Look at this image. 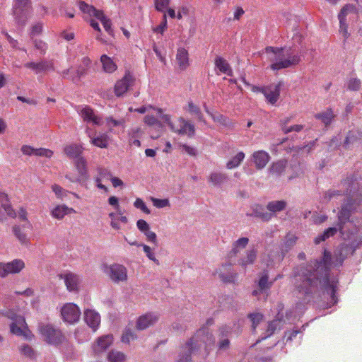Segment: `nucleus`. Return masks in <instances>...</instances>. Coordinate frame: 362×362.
I'll return each mask as SVG.
<instances>
[{
    "mask_svg": "<svg viewBox=\"0 0 362 362\" xmlns=\"http://www.w3.org/2000/svg\"><path fill=\"white\" fill-rule=\"evenodd\" d=\"M332 264L330 252L324 250L320 259L310 260L307 264H300L293 269L294 285L297 291L304 295H310L319 288L324 289L330 296L331 305L337 302L336 292L338 281L329 277Z\"/></svg>",
    "mask_w": 362,
    "mask_h": 362,
    "instance_id": "nucleus-1",
    "label": "nucleus"
},
{
    "mask_svg": "<svg viewBox=\"0 0 362 362\" xmlns=\"http://www.w3.org/2000/svg\"><path fill=\"white\" fill-rule=\"evenodd\" d=\"M267 59L271 63V69L278 71L298 64L300 56L292 48H279L267 47L265 48Z\"/></svg>",
    "mask_w": 362,
    "mask_h": 362,
    "instance_id": "nucleus-2",
    "label": "nucleus"
},
{
    "mask_svg": "<svg viewBox=\"0 0 362 362\" xmlns=\"http://www.w3.org/2000/svg\"><path fill=\"white\" fill-rule=\"evenodd\" d=\"M201 342L208 346L214 343L213 336L206 329H199L183 346L177 362H190L191 354L201 346Z\"/></svg>",
    "mask_w": 362,
    "mask_h": 362,
    "instance_id": "nucleus-3",
    "label": "nucleus"
},
{
    "mask_svg": "<svg viewBox=\"0 0 362 362\" xmlns=\"http://www.w3.org/2000/svg\"><path fill=\"white\" fill-rule=\"evenodd\" d=\"M351 213L346 206H342L338 213V227L339 232L345 240H350L358 232V226L357 224L360 221L354 218L350 219Z\"/></svg>",
    "mask_w": 362,
    "mask_h": 362,
    "instance_id": "nucleus-4",
    "label": "nucleus"
},
{
    "mask_svg": "<svg viewBox=\"0 0 362 362\" xmlns=\"http://www.w3.org/2000/svg\"><path fill=\"white\" fill-rule=\"evenodd\" d=\"M157 113L160 118L166 123L170 130L179 135H187L192 137L194 135L195 128L194 124L182 117L177 118L176 122L171 120V116L168 114H163L162 109H157Z\"/></svg>",
    "mask_w": 362,
    "mask_h": 362,
    "instance_id": "nucleus-5",
    "label": "nucleus"
},
{
    "mask_svg": "<svg viewBox=\"0 0 362 362\" xmlns=\"http://www.w3.org/2000/svg\"><path fill=\"white\" fill-rule=\"evenodd\" d=\"M37 329L42 339L50 345L57 346L65 340L62 331L52 324L40 322Z\"/></svg>",
    "mask_w": 362,
    "mask_h": 362,
    "instance_id": "nucleus-6",
    "label": "nucleus"
},
{
    "mask_svg": "<svg viewBox=\"0 0 362 362\" xmlns=\"http://www.w3.org/2000/svg\"><path fill=\"white\" fill-rule=\"evenodd\" d=\"M30 0H13L12 15L18 26L25 25L30 16Z\"/></svg>",
    "mask_w": 362,
    "mask_h": 362,
    "instance_id": "nucleus-7",
    "label": "nucleus"
},
{
    "mask_svg": "<svg viewBox=\"0 0 362 362\" xmlns=\"http://www.w3.org/2000/svg\"><path fill=\"white\" fill-rule=\"evenodd\" d=\"M340 186L344 189L346 197L354 199L358 194H362V177L358 174L346 177Z\"/></svg>",
    "mask_w": 362,
    "mask_h": 362,
    "instance_id": "nucleus-8",
    "label": "nucleus"
},
{
    "mask_svg": "<svg viewBox=\"0 0 362 362\" xmlns=\"http://www.w3.org/2000/svg\"><path fill=\"white\" fill-rule=\"evenodd\" d=\"M75 170L77 171V175H74L72 172H68L65 177L71 182H85L88 179V174L87 170V163L84 158H78L74 162Z\"/></svg>",
    "mask_w": 362,
    "mask_h": 362,
    "instance_id": "nucleus-9",
    "label": "nucleus"
},
{
    "mask_svg": "<svg viewBox=\"0 0 362 362\" xmlns=\"http://www.w3.org/2000/svg\"><path fill=\"white\" fill-rule=\"evenodd\" d=\"M103 271L115 283L124 282L127 280V269L122 264H113L105 266Z\"/></svg>",
    "mask_w": 362,
    "mask_h": 362,
    "instance_id": "nucleus-10",
    "label": "nucleus"
},
{
    "mask_svg": "<svg viewBox=\"0 0 362 362\" xmlns=\"http://www.w3.org/2000/svg\"><path fill=\"white\" fill-rule=\"evenodd\" d=\"M25 266V262L21 259H15L6 263L0 262V277L5 278L9 274H19Z\"/></svg>",
    "mask_w": 362,
    "mask_h": 362,
    "instance_id": "nucleus-11",
    "label": "nucleus"
},
{
    "mask_svg": "<svg viewBox=\"0 0 362 362\" xmlns=\"http://www.w3.org/2000/svg\"><path fill=\"white\" fill-rule=\"evenodd\" d=\"M79 308L74 303L65 304L61 309V315L64 322L69 324L77 322L81 316Z\"/></svg>",
    "mask_w": 362,
    "mask_h": 362,
    "instance_id": "nucleus-12",
    "label": "nucleus"
},
{
    "mask_svg": "<svg viewBox=\"0 0 362 362\" xmlns=\"http://www.w3.org/2000/svg\"><path fill=\"white\" fill-rule=\"evenodd\" d=\"M356 13V7L351 4H346L341 9L338 18L339 21V31L342 33L344 37L346 39L349 37L348 33V23L346 17L350 15H355Z\"/></svg>",
    "mask_w": 362,
    "mask_h": 362,
    "instance_id": "nucleus-13",
    "label": "nucleus"
},
{
    "mask_svg": "<svg viewBox=\"0 0 362 362\" xmlns=\"http://www.w3.org/2000/svg\"><path fill=\"white\" fill-rule=\"evenodd\" d=\"M11 332L12 334L17 336H23L25 339L30 340L33 335L25 325V321L23 317H18L14 322H12L11 326Z\"/></svg>",
    "mask_w": 362,
    "mask_h": 362,
    "instance_id": "nucleus-14",
    "label": "nucleus"
},
{
    "mask_svg": "<svg viewBox=\"0 0 362 362\" xmlns=\"http://www.w3.org/2000/svg\"><path fill=\"white\" fill-rule=\"evenodd\" d=\"M76 110L80 116L83 118V121L93 123V124L98 126L103 124L102 118L95 115L93 110L89 106H78L76 107Z\"/></svg>",
    "mask_w": 362,
    "mask_h": 362,
    "instance_id": "nucleus-15",
    "label": "nucleus"
},
{
    "mask_svg": "<svg viewBox=\"0 0 362 362\" xmlns=\"http://www.w3.org/2000/svg\"><path fill=\"white\" fill-rule=\"evenodd\" d=\"M59 277L64 280L69 291L76 293L79 291V285L81 280L78 275L72 272H67L60 274Z\"/></svg>",
    "mask_w": 362,
    "mask_h": 362,
    "instance_id": "nucleus-16",
    "label": "nucleus"
},
{
    "mask_svg": "<svg viewBox=\"0 0 362 362\" xmlns=\"http://www.w3.org/2000/svg\"><path fill=\"white\" fill-rule=\"evenodd\" d=\"M25 67L33 70L35 74H39L42 72H45L47 71H54V63L52 61L47 60H41L37 62H28L25 64Z\"/></svg>",
    "mask_w": 362,
    "mask_h": 362,
    "instance_id": "nucleus-17",
    "label": "nucleus"
},
{
    "mask_svg": "<svg viewBox=\"0 0 362 362\" xmlns=\"http://www.w3.org/2000/svg\"><path fill=\"white\" fill-rule=\"evenodd\" d=\"M269 154L263 150L255 151L252 155V160L257 170L263 169L270 160Z\"/></svg>",
    "mask_w": 362,
    "mask_h": 362,
    "instance_id": "nucleus-18",
    "label": "nucleus"
},
{
    "mask_svg": "<svg viewBox=\"0 0 362 362\" xmlns=\"http://www.w3.org/2000/svg\"><path fill=\"white\" fill-rule=\"evenodd\" d=\"M158 315L154 313H148L140 316L136 322V328L144 330L154 325L158 320Z\"/></svg>",
    "mask_w": 362,
    "mask_h": 362,
    "instance_id": "nucleus-19",
    "label": "nucleus"
},
{
    "mask_svg": "<svg viewBox=\"0 0 362 362\" xmlns=\"http://www.w3.org/2000/svg\"><path fill=\"white\" fill-rule=\"evenodd\" d=\"M133 77L130 74H126L124 76L118 81L115 86V93L117 96H121L126 93L128 88L132 86Z\"/></svg>",
    "mask_w": 362,
    "mask_h": 362,
    "instance_id": "nucleus-20",
    "label": "nucleus"
},
{
    "mask_svg": "<svg viewBox=\"0 0 362 362\" xmlns=\"http://www.w3.org/2000/svg\"><path fill=\"white\" fill-rule=\"evenodd\" d=\"M25 228H33V226L30 221H28L22 226L16 225L13 227V233L15 237L23 245H27L29 243L28 235L25 232Z\"/></svg>",
    "mask_w": 362,
    "mask_h": 362,
    "instance_id": "nucleus-21",
    "label": "nucleus"
},
{
    "mask_svg": "<svg viewBox=\"0 0 362 362\" xmlns=\"http://www.w3.org/2000/svg\"><path fill=\"white\" fill-rule=\"evenodd\" d=\"M219 340L218 342V351H226L230 347V340L231 330L228 326H222L219 329Z\"/></svg>",
    "mask_w": 362,
    "mask_h": 362,
    "instance_id": "nucleus-22",
    "label": "nucleus"
},
{
    "mask_svg": "<svg viewBox=\"0 0 362 362\" xmlns=\"http://www.w3.org/2000/svg\"><path fill=\"white\" fill-rule=\"evenodd\" d=\"M281 83H278L269 87H265L264 90H262V93L266 98L268 103L272 105H274L279 100L280 95Z\"/></svg>",
    "mask_w": 362,
    "mask_h": 362,
    "instance_id": "nucleus-23",
    "label": "nucleus"
},
{
    "mask_svg": "<svg viewBox=\"0 0 362 362\" xmlns=\"http://www.w3.org/2000/svg\"><path fill=\"white\" fill-rule=\"evenodd\" d=\"M84 320L93 331H95L100 325V316L94 310L87 309L84 311Z\"/></svg>",
    "mask_w": 362,
    "mask_h": 362,
    "instance_id": "nucleus-24",
    "label": "nucleus"
},
{
    "mask_svg": "<svg viewBox=\"0 0 362 362\" xmlns=\"http://www.w3.org/2000/svg\"><path fill=\"white\" fill-rule=\"evenodd\" d=\"M232 265L230 264H224L220 269L218 275L220 279L226 283H233L237 279L238 274L231 271Z\"/></svg>",
    "mask_w": 362,
    "mask_h": 362,
    "instance_id": "nucleus-25",
    "label": "nucleus"
},
{
    "mask_svg": "<svg viewBox=\"0 0 362 362\" xmlns=\"http://www.w3.org/2000/svg\"><path fill=\"white\" fill-rule=\"evenodd\" d=\"M257 257V250L255 247L250 248L245 251V255L238 260V264L244 269L255 263Z\"/></svg>",
    "mask_w": 362,
    "mask_h": 362,
    "instance_id": "nucleus-26",
    "label": "nucleus"
},
{
    "mask_svg": "<svg viewBox=\"0 0 362 362\" xmlns=\"http://www.w3.org/2000/svg\"><path fill=\"white\" fill-rule=\"evenodd\" d=\"M113 342V337L107 334L99 337L97 341L93 345V350L95 354H100L105 351Z\"/></svg>",
    "mask_w": 362,
    "mask_h": 362,
    "instance_id": "nucleus-27",
    "label": "nucleus"
},
{
    "mask_svg": "<svg viewBox=\"0 0 362 362\" xmlns=\"http://www.w3.org/2000/svg\"><path fill=\"white\" fill-rule=\"evenodd\" d=\"M76 213L73 208L68 207L65 204L57 205L54 207L50 212L51 216L56 219L61 220L64 218L66 215Z\"/></svg>",
    "mask_w": 362,
    "mask_h": 362,
    "instance_id": "nucleus-28",
    "label": "nucleus"
},
{
    "mask_svg": "<svg viewBox=\"0 0 362 362\" xmlns=\"http://www.w3.org/2000/svg\"><path fill=\"white\" fill-rule=\"evenodd\" d=\"M249 239L246 237L238 238L237 240L232 243V247L229 252V257H236L243 249L248 245Z\"/></svg>",
    "mask_w": 362,
    "mask_h": 362,
    "instance_id": "nucleus-29",
    "label": "nucleus"
},
{
    "mask_svg": "<svg viewBox=\"0 0 362 362\" xmlns=\"http://www.w3.org/2000/svg\"><path fill=\"white\" fill-rule=\"evenodd\" d=\"M83 147L81 145L72 144L67 145L64 147V153L70 158L78 159V158H83L81 156L83 152Z\"/></svg>",
    "mask_w": 362,
    "mask_h": 362,
    "instance_id": "nucleus-30",
    "label": "nucleus"
},
{
    "mask_svg": "<svg viewBox=\"0 0 362 362\" xmlns=\"http://www.w3.org/2000/svg\"><path fill=\"white\" fill-rule=\"evenodd\" d=\"M89 129L87 128L86 132L88 137L90 139V144L95 146L105 148L108 146L109 136L106 134H100L97 136L93 137L90 134L88 133Z\"/></svg>",
    "mask_w": 362,
    "mask_h": 362,
    "instance_id": "nucleus-31",
    "label": "nucleus"
},
{
    "mask_svg": "<svg viewBox=\"0 0 362 362\" xmlns=\"http://www.w3.org/2000/svg\"><path fill=\"white\" fill-rule=\"evenodd\" d=\"M144 122L145 124L150 127H155L158 129V133L156 135H151V137L153 139H158L161 134V130L163 127V124L160 120H158L156 117L150 115H147L144 118Z\"/></svg>",
    "mask_w": 362,
    "mask_h": 362,
    "instance_id": "nucleus-32",
    "label": "nucleus"
},
{
    "mask_svg": "<svg viewBox=\"0 0 362 362\" xmlns=\"http://www.w3.org/2000/svg\"><path fill=\"white\" fill-rule=\"evenodd\" d=\"M287 206V202L284 200H274L268 202L267 209L269 214H272V217L278 212L284 211Z\"/></svg>",
    "mask_w": 362,
    "mask_h": 362,
    "instance_id": "nucleus-33",
    "label": "nucleus"
},
{
    "mask_svg": "<svg viewBox=\"0 0 362 362\" xmlns=\"http://www.w3.org/2000/svg\"><path fill=\"white\" fill-rule=\"evenodd\" d=\"M344 189H329L326 191L323 196L321 197V202L327 203L331 200H337L340 197L346 196V192H344Z\"/></svg>",
    "mask_w": 362,
    "mask_h": 362,
    "instance_id": "nucleus-34",
    "label": "nucleus"
},
{
    "mask_svg": "<svg viewBox=\"0 0 362 362\" xmlns=\"http://www.w3.org/2000/svg\"><path fill=\"white\" fill-rule=\"evenodd\" d=\"M176 60L180 69H186L189 66L188 52L185 48H179L176 54Z\"/></svg>",
    "mask_w": 362,
    "mask_h": 362,
    "instance_id": "nucleus-35",
    "label": "nucleus"
},
{
    "mask_svg": "<svg viewBox=\"0 0 362 362\" xmlns=\"http://www.w3.org/2000/svg\"><path fill=\"white\" fill-rule=\"evenodd\" d=\"M80 10L84 13L87 14L89 17L94 16L97 19L98 17H102L103 11L97 10L93 6L88 5L84 1H80L78 4Z\"/></svg>",
    "mask_w": 362,
    "mask_h": 362,
    "instance_id": "nucleus-36",
    "label": "nucleus"
},
{
    "mask_svg": "<svg viewBox=\"0 0 362 362\" xmlns=\"http://www.w3.org/2000/svg\"><path fill=\"white\" fill-rule=\"evenodd\" d=\"M338 230H339V227H329L327 228L322 233L319 234L315 238L314 243L315 245L320 244L322 242L334 236Z\"/></svg>",
    "mask_w": 362,
    "mask_h": 362,
    "instance_id": "nucleus-37",
    "label": "nucleus"
},
{
    "mask_svg": "<svg viewBox=\"0 0 362 362\" xmlns=\"http://www.w3.org/2000/svg\"><path fill=\"white\" fill-rule=\"evenodd\" d=\"M0 205L7 216L13 218L16 217V214L11 206L7 195L1 192H0Z\"/></svg>",
    "mask_w": 362,
    "mask_h": 362,
    "instance_id": "nucleus-38",
    "label": "nucleus"
},
{
    "mask_svg": "<svg viewBox=\"0 0 362 362\" xmlns=\"http://www.w3.org/2000/svg\"><path fill=\"white\" fill-rule=\"evenodd\" d=\"M208 180L214 186L220 187L228 180V176L222 173L213 172L209 175Z\"/></svg>",
    "mask_w": 362,
    "mask_h": 362,
    "instance_id": "nucleus-39",
    "label": "nucleus"
},
{
    "mask_svg": "<svg viewBox=\"0 0 362 362\" xmlns=\"http://www.w3.org/2000/svg\"><path fill=\"white\" fill-rule=\"evenodd\" d=\"M215 65L221 72L230 76L233 75V71L229 64L223 57H217L215 59Z\"/></svg>",
    "mask_w": 362,
    "mask_h": 362,
    "instance_id": "nucleus-40",
    "label": "nucleus"
},
{
    "mask_svg": "<svg viewBox=\"0 0 362 362\" xmlns=\"http://www.w3.org/2000/svg\"><path fill=\"white\" fill-rule=\"evenodd\" d=\"M100 62L102 63L104 71L107 73H112L117 68L113 60L106 54H103L100 57Z\"/></svg>",
    "mask_w": 362,
    "mask_h": 362,
    "instance_id": "nucleus-41",
    "label": "nucleus"
},
{
    "mask_svg": "<svg viewBox=\"0 0 362 362\" xmlns=\"http://www.w3.org/2000/svg\"><path fill=\"white\" fill-rule=\"evenodd\" d=\"M356 141H362V132L358 130L349 131L344 142V146L349 147V144Z\"/></svg>",
    "mask_w": 362,
    "mask_h": 362,
    "instance_id": "nucleus-42",
    "label": "nucleus"
},
{
    "mask_svg": "<svg viewBox=\"0 0 362 362\" xmlns=\"http://www.w3.org/2000/svg\"><path fill=\"white\" fill-rule=\"evenodd\" d=\"M184 110L188 111L192 115H194L197 120L204 123L206 122L200 108L192 101L188 102L187 106L184 107Z\"/></svg>",
    "mask_w": 362,
    "mask_h": 362,
    "instance_id": "nucleus-43",
    "label": "nucleus"
},
{
    "mask_svg": "<svg viewBox=\"0 0 362 362\" xmlns=\"http://www.w3.org/2000/svg\"><path fill=\"white\" fill-rule=\"evenodd\" d=\"M297 240L296 235L291 233L287 234L281 246L282 253L288 252L296 245Z\"/></svg>",
    "mask_w": 362,
    "mask_h": 362,
    "instance_id": "nucleus-44",
    "label": "nucleus"
},
{
    "mask_svg": "<svg viewBox=\"0 0 362 362\" xmlns=\"http://www.w3.org/2000/svg\"><path fill=\"white\" fill-rule=\"evenodd\" d=\"M108 362H125L127 359L126 354L117 350H111L107 356Z\"/></svg>",
    "mask_w": 362,
    "mask_h": 362,
    "instance_id": "nucleus-45",
    "label": "nucleus"
},
{
    "mask_svg": "<svg viewBox=\"0 0 362 362\" xmlns=\"http://www.w3.org/2000/svg\"><path fill=\"white\" fill-rule=\"evenodd\" d=\"M334 117V115L332 109H327L323 112L315 115V118L320 119L326 127L331 124Z\"/></svg>",
    "mask_w": 362,
    "mask_h": 362,
    "instance_id": "nucleus-46",
    "label": "nucleus"
},
{
    "mask_svg": "<svg viewBox=\"0 0 362 362\" xmlns=\"http://www.w3.org/2000/svg\"><path fill=\"white\" fill-rule=\"evenodd\" d=\"M286 166V161L282 160H278L272 163L269 171L273 175H280L285 170Z\"/></svg>",
    "mask_w": 362,
    "mask_h": 362,
    "instance_id": "nucleus-47",
    "label": "nucleus"
},
{
    "mask_svg": "<svg viewBox=\"0 0 362 362\" xmlns=\"http://www.w3.org/2000/svg\"><path fill=\"white\" fill-rule=\"evenodd\" d=\"M245 158V153L242 151L238 153L234 157H233L228 163H226V168L228 169H233L237 168L240 165L241 162Z\"/></svg>",
    "mask_w": 362,
    "mask_h": 362,
    "instance_id": "nucleus-48",
    "label": "nucleus"
},
{
    "mask_svg": "<svg viewBox=\"0 0 362 362\" xmlns=\"http://www.w3.org/2000/svg\"><path fill=\"white\" fill-rule=\"evenodd\" d=\"M253 214L255 216L262 218L263 221H269L272 218V214L266 211L262 206L256 205L253 208Z\"/></svg>",
    "mask_w": 362,
    "mask_h": 362,
    "instance_id": "nucleus-49",
    "label": "nucleus"
},
{
    "mask_svg": "<svg viewBox=\"0 0 362 362\" xmlns=\"http://www.w3.org/2000/svg\"><path fill=\"white\" fill-rule=\"evenodd\" d=\"M274 281H269V275L267 272H263L258 281V286L261 291L267 290L271 288Z\"/></svg>",
    "mask_w": 362,
    "mask_h": 362,
    "instance_id": "nucleus-50",
    "label": "nucleus"
},
{
    "mask_svg": "<svg viewBox=\"0 0 362 362\" xmlns=\"http://www.w3.org/2000/svg\"><path fill=\"white\" fill-rule=\"evenodd\" d=\"M91 64V60L88 57H83L81 59V64L77 69V75L80 77L86 74V71L88 68L90 67Z\"/></svg>",
    "mask_w": 362,
    "mask_h": 362,
    "instance_id": "nucleus-51",
    "label": "nucleus"
},
{
    "mask_svg": "<svg viewBox=\"0 0 362 362\" xmlns=\"http://www.w3.org/2000/svg\"><path fill=\"white\" fill-rule=\"evenodd\" d=\"M52 189L54 192L57 198L63 199L69 193V191L64 189L59 185L54 184L52 186Z\"/></svg>",
    "mask_w": 362,
    "mask_h": 362,
    "instance_id": "nucleus-52",
    "label": "nucleus"
},
{
    "mask_svg": "<svg viewBox=\"0 0 362 362\" xmlns=\"http://www.w3.org/2000/svg\"><path fill=\"white\" fill-rule=\"evenodd\" d=\"M142 247H143V250H144V252L146 253V255L147 256V257L150 260L155 262L157 265H159L160 264L159 260L156 258V255L153 252V250L151 247H149L145 244L142 245Z\"/></svg>",
    "mask_w": 362,
    "mask_h": 362,
    "instance_id": "nucleus-53",
    "label": "nucleus"
},
{
    "mask_svg": "<svg viewBox=\"0 0 362 362\" xmlns=\"http://www.w3.org/2000/svg\"><path fill=\"white\" fill-rule=\"evenodd\" d=\"M98 19L102 23L104 29L105 31L110 34V35H113V30L111 28L112 23L110 19H108L104 14L102 13V17H98Z\"/></svg>",
    "mask_w": 362,
    "mask_h": 362,
    "instance_id": "nucleus-54",
    "label": "nucleus"
},
{
    "mask_svg": "<svg viewBox=\"0 0 362 362\" xmlns=\"http://www.w3.org/2000/svg\"><path fill=\"white\" fill-rule=\"evenodd\" d=\"M346 246L342 245H340L338 249L334 252V256L336 257L337 261L339 262L340 264H342L343 261L346 257V253L344 254V252L346 250Z\"/></svg>",
    "mask_w": 362,
    "mask_h": 362,
    "instance_id": "nucleus-55",
    "label": "nucleus"
},
{
    "mask_svg": "<svg viewBox=\"0 0 362 362\" xmlns=\"http://www.w3.org/2000/svg\"><path fill=\"white\" fill-rule=\"evenodd\" d=\"M143 131L141 127H132L128 131L129 140L140 139L142 136Z\"/></svg>",
    "mask_w": 362,
    "mask_h": 362,
    "instance_id": "nucleus-56",
    "label": "nucleus"
},
{
    "mask_svg": "<svg viewBox=\"0 0 362 362\" xmlns=\"http://www.w3.org/2000/svg\"><path fill=\"white\" fill-rule=\"evenodd\" d=\"M248 317L252 322V327L253 330H255L259 323L262 320L263 315L259 313H250L248 315Z\"/></svg>",
    "mask_w": 362,
    "mask_h": 362,
    "instance_id": "nucleus-57",
    "label": "nucleus"
},
{
    "mask_svg": "<svg viewBox=\"0 0 362 362\" xmlns=\"http://www.w3.org/2000/svg\"><path fill=\"white\" fill-rule=\"evenodd\" d=\"M107 126L110 129V132H112V128L117 126H123L124 124V119H115L112 117H108L106 118Z\"/></svg>",
    "mask_w": 362,
    "mask_h": 362,
    "instance_id": "nucleus-58",
    "label": "nucleus"
},
{
    "mask_svg": "<svg viewBox=\"0 0 362 362\" xmlns=\"http://www.w3.org/2000/svg\"><path fill=\"white\" fill-rule=\"evenodd\" d=\"M134 206L146 214H149L151 213V211L148 209L145 202L140 198L136 199L135 202H134Z\"/></svg>",
    "mask_w": 362,
    "mask_h": 362,
    "instance_id": "nucleus-59",
    "label": "nucleus"
},
{
    "mask_svg": "<svg viewBox=\"0 0 362 362\" xmlns=\"http://www.w3.org/2000/svg\"><path fill=\"white\" fill-rule=\"evenodd\" d=\"M152 202L153 206L158 209L170 206V202L168 199L152 198Z\"/></svg>",
    "mask_w": 362,
    "mask_h": 362,
    "instance_id": "nucleus-60",
    "label": "nucleus"
},
{
    "mask_svg": "<svg viewBox=\"0 0 362 362\" xmlns=\"http://www.w3.org/2000/svg\"><path fill=\"white\" fill-rule=\"evenodd\" d=\"M279 323H280V321L279 320H274L271 321L268 324V327H267V334L262 339H266L268 337L271 336L274 332V331L276 329Z\"/></svg>",
    "mask_w": 362,
    "mask_h": 362,
    "instance_id": "nucleus-61",
    "label": "nucleus"
},
{
    "mask_svg": "<svg viewBox=\"0 0 362 362\" xmlns=\"http://www.w3.org/2000/svg\"><path fill=\"white\" fill-rule=\"evenodd\" d=\"M155 4L158 11L165 12L170 4V0H155Z\"/></svg>",
    "mask_w": 362,
    "mask_h": 362,
    "instance_id": "nucleus-62",
    "label": "nucleus"
},
{
    "mask_svg": "<svg viewBox=\"0 0 362 362\" xmlns=\"http://www.w3.org/2000/svg\"><path fill=\"white\" fill-rule=\"evenodd\" d=\"M34 45H35V47L40 52V54H45L46 50L47 49V45L45 42H43L40 40H35Z\"/></svg>",
    "mask_w": 362,
    "mask_h": 362,
    "instance_id": "nucleus-63",
    "label": "nucleus"
},
{
    "mask_svg": "<svg viewBox=\"0 0 362 362\" xmlns=\"http://www.w3.org/2000/svg\"><path fill=\"white\" fill-rule=\"evenodd\" d=\"M135 339L136 335L129 329L126 330L122 337V341L124 343H129L131 341Z\"/></svg>",
    "mask_w": 362,
    "mask_h": 362,
    "instance_id": "nucleus-64",
    "label": "nucleus"
}]
</instances>
